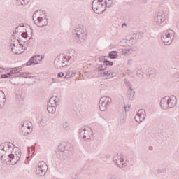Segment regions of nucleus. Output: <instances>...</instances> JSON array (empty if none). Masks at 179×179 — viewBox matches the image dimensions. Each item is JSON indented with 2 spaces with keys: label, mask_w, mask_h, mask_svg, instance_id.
<instances>
[{
  "label": "nucleus",
  "mask_w": 179,
  "mask_h": 179,
  "mask_svg": "<svg viewBox=\"0 0 179 179\" xmlns=\"http://www.w3.org/2000/svg\"><path fill=\"white\" fill-rule=\"evenodd\" d=\"M30 38H31L29 37V40H30Z\"/></svg>",
  "instance_id": "obj_56"
},
{
  "label": "nucleus",
  "mask_w": 179,
  "mask_h": 179,
  "mask_svg": "<svg viewBox=\"0 0 179 179\" xmlns=\"http://www.w3.org/2000/svg\"><path fill=\"white\" fill-rule=\"evenodd\" d=\"M107 8V2L103 0H94L92 1V9L95 13L100 14L106 11Z\"/></svg>",
  "instance_id": "obj_7"
},
{
  "label": "nucleus",
  "mask_w": 179,
  "mask_h": 179,
  "mask_svg": "<svg viewBox=\"0 0 179 179\" xmlns=\"http://www.w3.org/2000/svg\"><path fill=\"white\" fill-rule=\"evenodd\" d=\"M1 93V94L3 95V106H5V100H6V96H5V93H3V91L0 90V94ZM0 107L1 108H2V104L0 103Z\"/></svg>",
  "instance_id": "obj_33"
},
{
  "label": "nucleus",
  "mask_w": 179,
  "mask_h": 179,
  "mask_svg": "<svg viewBox=\"0 0 179 179\" xmlns=\"http://www.w3.org/2000/svg\"><path fill=\"white\" fill-rule=\"evenodd\" d=\"M148 75H149V77L150 78V76L152 75V73H149Z\"/></svg>",
  "instance_id": "obj_55"
},
{
  "label": "nucleus",
  "mask_w": 179,
  "mask_h": 179,
  "mask_svg": "<svg viewBox=\"0 0 179 179\" xmlns=\"http://www.w3.org/2000/svg\"><path fill=\"white\" fill-rule=\"evenodd\" d=\"M15 33H19V27H17L15 30Z\"/></svg>",
  "instance_id": "obj_49"
},
{
  "label": "nucleus",
  "mask_w": 179,
  "mask_h": 179,
  "mask_svg": "<svg viewBox=\"0 0 179 179\" xmlns=\"http://www.w3.org/2000/svg\"><path fill=\"white\" fill-rule=\"evenodd\" d=\"M16 3L18 6H24L29 3V0H16Z\"/></svg>",
  "instance_id": "obj_25"
},
{
  "label": "nucleus",
  "mask_w": 179,
  "mask_h": 179,
  "mask_svg": "<svg viewBox=\"0 0 179 179\" xmlns=\"http://www.w3.org/2000/svg\"><path fill=\"white\" fill-rule=\"evenodd\" d=\"M75 75V73H71V71H69L66 73V74L64 76V79H69V78H72Z\"/></svg>",
  "instance_id": "obj_31"
},
{
  "label": "nucleus",
  "mask_w": 179,
  "mask_h": 179,
  "mask_svg": "<svg viewBox=\"0 0 179 179\" xmlns=\"http://www.w3.org/2000/svg\"><path fill=\"white\" fill-rule=\"evenodd\" d=\"M16 69H15V67H14V68H13V69L10 71V72L8 73H10V76H13V74H15V73H18V71H17Z\"/></svg>",
  "instance_id": "obj_38"
},
{
  "label": "nucleus",
  "mask_w": 179,
  "mask_h": 179,
  "mask_svg": "<svg viewBox=\"0 0 179 179\" xmlns=\"http://www.w3.org/2000/svg\"><path fill=\"white\" fill-rule=\"evenodd\" d=\"M79 134L80 138H82L84 141H88V139H90L93 132L90 127H82L79 131Z\"/></svg>",
  "instance_id": "obj_13"
},
{
  "label": "nucleus",
  "mask_w": 179,
  "mask_h": 179,
  "mask_svg": "<svg viewBox=\"0 0 179 179\" xmlns=\"http://www.w3.org/2000/svg\"><path fill=\"white\" fill-rule=\"evenodd\" d=\"M140 36V34H133L132 36L131 37L130 40H138V37Z\"/></svg>",
  "instance_id": "obj_32"
},
{
  "label": "nucleus",
  "mask_w": 179,
  "mask_h": 179,
  "mask_svg": "<svg viewBox=\"0 0 179 179\" xmlns=\"http://www.w3.org/2000/svg\"><path fill=\"white\" fill-rule=\"evenodd\" d=\"M131 64H132V59H129L127 61V65H131Z\"/></svg>",
  "instance_id": "obj_48"
},
{
  "label": "nucleus",
  "mask_w": 179,
  "mask_h": 179,
  "mask_svg": "<svg viewBox=\"0 0 179 179\" xmlns=\"http://www.w3.org/2000/svg\"><path fill=\"white\" fill-rule=\"evenodd\" d=\"M108 1H111V0H108Z\"/></svg>",
  "instance_id": "obj_57"
},
{
  "label": "nucleus",
  "mask_w": 179,
  "mask_h": 179,
  "mask_svg": "<svg viewBox=\"0 0 179 179\" xmlns=\"http://www.w3.org/2000/svg\"><path fill=\"white\" fill-rule=\"evenodd\" d=\"M99 61L100 62H103V64H105V61H107V59H106V56H103L99 58Z\"/></svg>",
  "instance_id": "obj_41"
},
{
  "label": "nucleus",
  "mask_w": 179,
  "mask_h": 179,
  "mask_svg": "<svg viewBox=\"0 0 179 179\" xmlns=\"http://www.w3.org/2000/svg\"><path fill=\"white\" fill-rule=\"evenodd\" d=\"M54 65L55 68L57 69H61V68H64V66H69L71 65L68 59L65 56V54L59 55L55 59Z\"/></svg>",
  "instance_id": "obj_9"
},
{
  "label": "nucleus",
  "mask_w": 179,
  "mask_h": 179,
  "mask_svg": "<svg viewBox=\"0 0 179 179\" xmlns=\"http://www.w3.org/2000/svg\"><path fill=\"white\" fill-rule=\"evenodd\" d=\"M20 27H24V24H20Z\"/></svg>",
  "instance_id": "obj_52"
},
{
  "label": "nucleus",
  "mask_w": 179,
  "mask_h": 179,
  "mask_svg": "<svg viewBox=\"0 0 179 179\" xmlns=\"http://www.w3.org/2000/svg\"><path fill=\"white\" fill-rule=\"evenodd\" d=\"M105 64H100L96 69V72H101L103 71H106L107 69V66H113V62L108 60H104Z\"/></svg>",
  "instance_id": "obj_19"
},
{
  "label": "nucleus",
  "mask_w": 179,
  "mask_h": 179,
  "mask_svg": "<svg viewBox=\"0 0 179 179\" xmlns=\"http://www.w3.org/2000/svg\"><path fill=\"white\" fill-rule=\"evenodd\" d=\"M113 162L119 169H124L128 166L127 161L124 160V157L121 155H117L113 157Z\"/></svg>",
  "instance_id": "obj_10"
},
{
  "label": "nucleus",
  "mask_w": 179,
  "mask_h": 179,
  "mask_svg": "<svg viewBox=\"0 0 179 179\" xmlns=\"http://www.w3.org/2000/svg\"><path fill=\"white\" fill-rule=\"evenodd\" d=\"M157 174H162L163 173H166V168H162L161 169H158L157 171Z\"/></svg>",
  "instance_id": "obj_37"
},
{
  "label": "nucleus",
  "mask_w": 179,
  "mask_h": 179,
  "mask_svg": "<svg viewBox=\"0 0 179 179\" xmlns=\"http://www.w3.org/2000/svg\"><path fill=\"white\" fill-rule=\"evenodd\" d=\"M124 83L125 86L128 87V89H132V84L131 83V81H129V80L125 78L124 80Z\"/></svg>",
  "instance_id": "obj_27"
},
{
  "label": "nucleus",
  "mask_w": 179,
  "mask_h": 179,
  "mask_svg": "<svg viewBox=\"0 0 179 179\" xmlns=\"http://www.w3.org/2000/svg\"><path fill=\"white\" fill-rule=\"evenodd\" d=\"M11 50H12V52H13L14 54H17V55L22 54V52H20V50H19V48L12 47Z\"/></svg>",
  "instance_id": "obj_29"
},
{
  "label": "nucleus",
  "mask_w": 179,
  "mask_h": 179,
  "mask_svg": "<svg viewBox=\"0 0 179 179\" xmlns=\"http://www.w3.org/2000/svg\"><path fill=\"white\" fill-rule=\"evenodd\" d=\"M135 96V90L134 89L127 90V97L129 100H134V96Z\"/></svg>",
  "instance_id": "obj_23"
},
{
  "label": "nucleus",
  "mask_w": 179,
  "mask_h": 179,
  "mask_svg": "<svg viewBox=\"0 0 179 179\" xmlns=\"http://www.w3.org/2000/svg\"><path fill=\"white\" fill-rule=\"evenodd\" d=\"M131 109V105H127L124 106L125 111H129Z\"/></svg>",
  "instance_id": "obj_43"
},
{
  "label": "nucleus",
  "mask_w": 179,
  "mask_h": 179,
  "mask_svg": "<svg viewBox=\"0 0 179 179\" xmlns=\"http://www.w3.org/2000/svg\"><path fill=\"white\" fill-rule=\"evenodd\" d=\"M125 113H122L120 115V117L117 118V121L119 122V124H124V122H125Z\"/></svg>",
  "instance_id": "obj_26"
},
{
  "label": "nucleus",
  "mask_w": 179,
  "mask_h": 179,
  "mask_svg": "<svg viewBox=\"0 0 179 179\" xmlns=\"http://www.w3.org/2000/svg\"><path fill=\"white\" fill-rule=\"evenodd\" d=\"M20 132L24 136H27L31 134V127L27 123H24L21 126Z\"/></svg>",
  "instance_id": "obj_18"
},
{
  "label": "nucleus",
  "mask_w": 179,
  "mask_h": 179,
  "mask_svg": "<svg viewBox=\"0 0 179 179\" xmlns=\"http://www.w3.org/2000/svg\"><path fill=\"white\" fill-rule=\"evenodd\" d=\"M62 127L64 128V129H66V131H68V129H69V123L68 122H64L62 124Z\"/></svg>",
  "instance_id": "obj_34"
},
{
  "label": "nucleus",
  "mask_w": 179,
  "mask_h": 179,
  "mask_svg": "<svg viewBox=\"0 0 179 179\" xmlns=\"http://www.w3.org/2000/svg\"><path fill=\"white\" fill-rule=\"evenodd\" d=\"M15 148V145L12 143H2L0 145V159H6Z\"/></svg>",
  "instance_id": "obj_4"
},
{
  "label": "nucleus",
  "mask_w": 179,
  "mask_h": 179,
  "mask_svg": "<svg viewBox=\"0 0 179 179\" xmlns=\"http://www.w3.org/2000/svg\"><path fill=\"white\" fill-rule=\"evenodd\" d=\"M57 96H52L48 103H50V104H53V103H55V100H57Z\"/></svg>",
  "instance_id": "obj_35"
},
{
  "label": "nucleus",
  "mask_w": 179,
  "mask_h": 179,
  "mask_svg": "<svg viewBox=\"0 0 179 179\" xmlns=\"http://www.w3.org/2000/svg\"><path fill=\"white\" fill-rule=\"evenodd\" d=\"M40 61H43V56L36 55L30 58L26 65L27 66H30V65H38Z\"/></svg>",
  "instance_id": "obj_16"
},
{
  "label": "nucleus",
  "mask_w": 179,
  "mask_h": 179,
  "mask_svg": "<svg viewBox=\"0 0 179 179\" xmlns=\"http://www.w3.org/2000/svg\"><path fill=\"white\" fill-rule=\"evenodd\" d=\"M57 77H58V78H62V77H64V73H62V72L58 73H57Z\"/></svg>",
  "instance_id": "obj_45"
},
{
  "label": "nucleus",
  "mask_w": 179,
  "mask_h": 179,
  "mask_svg": "<svg viewBox=\"0 0 179 179\" xmlns=\"http://www.w3.org/2000/svg\"><path fill=\"white\" fill-rule=\"evenodd\" d=\"M64 56L66 57V59H67L68 62H69V64H72V62H75V60L76 59L78 55H76V51L75 50H68L66 54H64Z\"/></svg>",
  "instance_id": "obj_14"
},
{
  "label": "nucleus",
  "mask_w": 179,
  "mask_h": 179,
  "mask_svg": "<svg viewBox=\"0 0 179 179\" xmlns=\"http://www.w3.org/2000/svg\"><path fill=\"white\" fill-rule=\"evenodd\" d=\"M101 76L102 78H105V79H111V78L117 76V73L112 72L111 71L108 70L106 71H103V73H101Z\"/></svg>",
  "instance_id": "obj_20"
},
{
  "label": "nucleus",
  "mask_w": 179,
  "mask_h": 179,
  "mask_svg": "<svg viewBox=\"0 0 179 179\" xmlns=\"http://www.w3.org/2000/svg\"><path fill=\"white\" fill-rule=\"evenodd\" d=\"M31 37H33V28H30Z\"/></svg>",
  "instance_id": "obj_50"
},
{
  "label": "nucleus",
  "mask_w": 179,
  "mask_h": 179,
  "mask_svg": "<svg viewBox=\"0 0 179 179\" xmlns=\"http://www.w3.org/2000/svg\"><path fill=\"white\" fill-rule=\"evenodd\" d=\"M27 152H28L29 156H33L34 153V147H31V148L28 147Z\"/></svg>",
  "instance_id": "obj_30"
},
{
  "label": "nucleus",
  "mask_w": 179,
  "mask_h": 179,
  "mask_svg": "<svg viewBox=\"0 0 179 179\" xmlns=\"http://www.w3.org/2000/svg\"><path fill=\"white\" fill-rule=\"evenodd\" d=\"M22 160V151L19 148L15 147L11 153L7 157L6 163H9L13 166L17 164L18 162Z\"/></svg>",
  "instance_id": "obj_3"
},
{
  "label": "nucleus",
  "mask_w": 179,
  "mask_h": 179,
  "mask_svg": "<svg viewBox=\"0 0 179 179\" xmlns=\"http://www.w3.org/2000/svg\"><path fill=\"white\" fill-rule=\"evenodd\" d=\"M146 118V111L143 109H140L137 112L134 120L136 122H138V124H141L143 121H145V119Z\"/></svg>",
  "instance_id": "obj_17"
},
{
  "label": "nucleus",
  "mask_w": 179,
  "mask_h": 179,
  "mask_svg": "<svg viewBox=\"0 0 179 179\" xmlns=\"http://www.w3.org/2000/svg\"><path fill=\"white\" fill-rule=\"evenodd\" d=\"M136 74L138 78L143 79V74H144L143 69H140L137 70Z\"/></svg>",
  "instance_id": "obj_28"
},
{
  "label": "nucleus",
  "mask_w": 179,
  "mask_h": 179,
  "mask_svg": "<svg viewBox=\"0 0 179 179\" xmlns=\"http://www.w3.org/2000/svg\"><path fill=\"white\" fill-rule=\"evenodd\" d=\"M25 79H27V78H29V79L31 78V76H29V77H24Z\"/></svg>",
  "instance_id": "obj_54"
},
{
  "label": "nucleus",
  "mask_w": 179,
  "mask_h": 179,
  "mask_svg": "<svg viewBox=\"0 0 179 179\" xmlns=\"http://www.w3.org/2000/svg\"><path fill=\"white\" fill-rule=\"evenodd\" d=\"M175 34L176 33L172 29H167L164 31L161 36L162 41L165 44V45H170L174 40Z\"/></svg>",
  "instance_id": "obj_8"
},
{
  "label": "nucleus",
  "mask_w": 179,
  "mask_h": 179,
  "mask_svg": "<svg viewBox=\"0 0 179 179\" xmlns=\"http://www.w3.org/2000/svg\"><path fill=\"white\" fill-rule=\"evenodd\" d=\"M62 149L57 152V158L62 162L66 160L69 156L72 154V147L68 145H61Z\"/></svg>",
  "instance_id": "obj_6"
},
{
  "label": "nucleus",
  "mask_w": 179,
  "mask_h": 179,
  "mask_svg": "<svg viewBox=\"0 0 179 179\" xmlns=\"http://www.w3.org/2000/svg\"><path fill=\"white\" fill-rule=\"evenodd\" d=\"M16 47V48H19V43L17 42H12L11 43V48Z\"/></svg>",
  "instance_id": "obj_39"
},
{
  "label": "nucleus",
  "mask_w": 179,
  "mask_h": 179,
  "mask_svg": "<svg viewBox=\"0 0 179 179\" xmlns=\"http://www.w3.org/2000/svg\"><path fill=\"white\" fill-rule=\"evenodd\" d=\"M72 36L75 41L80 44L87 38V34L82 28H76L72 31Z\"/></svg>",
  "instance_id": "obj_5"
},
{
  "label": "nucleus",
  "mask_w": 179,
  "mask_h": 179,
  "mask_svg": "<svg viewBox=\"0 0 179 179\" xmlns=\"http://www.w3.org/2000/svg\"><path fill=\"white\" fill-rule=\"evenodd\" d=\"M108 179H117V176H115V175H111Z\"/></svg>",
  "instance_id": "obj_47"
},
{
  "label": "nucleus",
  "mask_w": 179,
  "mask_h": 179,
  "mask_svg": "<svg viewBox=\"0 0 179 179\" xmlns=\"http://www.w3.org/2000/svg\"><path fill=\"white\" fill-rule=\"evenodd\" d=\"M122 29H124V27H127V24L126 23H123L122 24Z\"/></svg>",
  "instance_id": "obj_51"
},
{
  "label": "nucleus",
  "mask_w": 179,
  "mask_h": 179,
  "mask_svg": "<svg viewBox=\"0 0 179 179\" xmlns=\"http://www.w3.org/2000/svg\"><path fill=\"white\" fill-rule=\"evenodd\" d=\"M134 51H136V49L134 47H131L128 49H122V55H124V57H128V55H131Z\"/></svg>",
  "instance_id": "obj_21"
},
{
  "label": "nucleus",
  "mask_w": 179,
  "mask_h": 179,
  "mask_svg": "<svg viewBox=\"0 0 179 179\" xmlns=\"http://www.w3.org/2000/svg\"><path fill=\"white\" fill-rule=\"evenodd\" d=\"M54 104H55V106H59V99L58 98L56 99Z\"/></svg>",
  "instance_id": "obj_44"
},
{
  "label": "nucleus",
  "mask_w": 179,
  "mask_h": 179,
  "mask_svg": "<svg viewBox=\"0 0 179 179\" xmlns=\"http://www.w3.org/2000/svg\"><path fill=\"white\" fill-rule=\"evenodd\" d=\"M33 20L38 27H45L48 24V19L44 11H42V14L41 10L35 11L33 14Z\"/></svg>",
  "instance_id": "obj_1"
},
{
  "label": "nucleus",
  "mask_w": 179,
  "mask_h": 179,
  "mask_svg": "<svg viewBox=\"0 0 179 179\" xmlns=\"http://www.w3.org/2000/svg\"><path fill=\"white\" fill-rule=\"evenodd\" d=\"M1 78L3 79H6V78H10V73H7L6 74H1Z\"/></svg>",
  "instance_id": "obj_36"
},
{
  "label": "nucleus",
  "mask_w": 179,
  "mask_h": 179,
  "mask_svg": "<svg viewBox=\"0 0 179 179\" xmlns=\"http://www.w3.org/2000/svg\"><path fill=\"white\" fill-rule=\"evenodd\" d=\"M161 107L163 110H169V108H173L177 105V98L176 96H164L160 101Z\"/></svg>",
  "instance_id": "obj_2"
},
{
  "label": "nucleus",
  "mask_w": 179,
  "mask_h": 179,
  "mask_svg": "<svg viewBox=\"0 0 179 179\" xmlns=\"http://www.w3.org/2000/svg\"><path fill=\"white\" fill-rule=\"evenodd\" d=\"M143 2V3H146V0H141Z\"/></svg>",
  "instance_id": "obj_53"
},
{
  "label": "nucleus",
  "mask_w": 179,
  "mask_h": 179,
  "mask_svg": "<svg viewBox=\"0 0 179 179\" xmlns=\"http://www.w3.org/2000/svg\"><path fill=\"white\" fill-rule=\"evenodd\" d=\"M48 112L49 114H54L57 111L55 106H52V103H48Z\"/></svg>",
  "instance_id": "obj_22"
},
{
  "label": "nucleus",
  "mask_w": 179,
  "mask_h": 179,
  "mask_svg": "<svg viewBox=\"0 0 179 179\" xmlns=\"http://www.w3.org/2000/svg\"><path fill=\"white\" fill-rule=\"evenodd\" d=\"M113 103V99L110 96H102L99 100V108L101 111H106L107 106Z\"/></svg>",
  "instance_id": "obj_11"
},
{
  "label": "nucleus",
  "mask_w": 179,
  "mask_h": 179,
  "mask_svg": "<svg viewBox=\"0 0 179 179\" xmlns=\"http://www.w3.org/2000/svg\"><path fill=\"white\" fill-rule=\"evenodd\" d=\"M154 22L158 26H162V23H164V22H166V15L164 14V12L159 11L156 14V17L154 19Z\"/></svg>",
  "instance_id": "obj_15"
},
{
  "label": "nucleus",
  "mask_w": 179,
  "mask_h": 179,
  "mask_svg": "<svg viewBox=\"0 0 179 179\" xmlns=\"http://www.w3.org/2000/svg\"><path fill=\"white\" fill-rule=\"evenodd\" d=\"M47 170H48V166H47V164H45L44 161L40 162L38 164V167L36 169V174L43 177V176H45Z\"/></svg>",
  "instance_id": "obj_12"
},
{
  "label": "nucleus",
  "mask_w": 179,
  "mask_h": 179,
  "mask_svg": "<svg viewBox=\"0 0 179 179\" xmlns=\"http://www.w3.org/2000/svg\"><path fill=\"white\" fill-rule=\"evenodd\" d=\"M17 43H18V48H22L23 47V44L20 42V39H17Z\"/></svg>",
  "instance_id": "obj_42"
},
{
  "label": "nucleus",
  "mask_w": 179,
  "mask_h": 179,
  "mask_svg": "<svg viewBox=\"0 0 179 179\" xmlns=\"http://www.w3.org/2000/svg\"><path fill=\"white\" fill-rule=\"evenodd\" d=\"M14 69H16V71L18 72V73L22 71V67H14Z\"/></svg>",
  "instance_id": "obj_46"
},
{
  "label": "nucleus",
  "mask_w": 179,
  "mask_h": 179,
  "mask_svg": "<svg viewBox=\"0 0 179 179\" xmlns=\"http://www.w3.org/2000/svg\"><path fill=\"white\" fill-rule=\"evenodd\" d=\"M108 58H110V59H116V58H118V52L117 51L110 52Z\"/></svg>",
  "instance_id": "obj_24"
},
{
  "label": "nucleus",
  "mask_w": 179,
  "mask_h": 179,
  "mask_svg": "<svg viewBox=\"0 0 179 179\" xmlns=\"http://www.w3.org/2000/svg\"><path fill=\"white\" fill-rule=\"evenodd\" d=\"M22 37L23 38H27L29 36L27 35V31H26L25 32L24 31L23 33L21 34Z\"/></svg>",
  "instance_id": "obj_40"
}]
</instances>
